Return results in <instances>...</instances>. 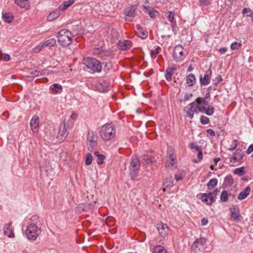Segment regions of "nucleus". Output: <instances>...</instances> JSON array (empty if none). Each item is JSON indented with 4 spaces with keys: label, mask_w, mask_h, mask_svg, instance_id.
I'll return each mask as SVG.
<instances>
[{
    "label": "nucleus",
    "mask_w": 253,
    "mask_h": 253,
    "mask_svg": "<svg viewBox=\"0 0 253 253\" xmlns=\"http://www.w3.org/2000/svg\"><path fill=\"white\" fill-rule=\"evenodd\" d=\"M201 85H206L210 83V80H200Z\"/></svg>",
    "instance_id": "nucleus-55"
},
{
    "label": "nucleus",
    "mask_w": 253,
    "mask_h": 253,
    "mask_svg": "<svg viewBox=\"0 0 253 253\" xmlns=\"http://www.w3.org/2000/svg\"><path fill=\"white\" fill-rule=\"evenodd\" d=\"M69 132L65 127V124H62L59 127V130L57 137L59 140L63 141L68 135Z\"/></svg>",
    "instance_id": "nucleus-13"
},
{
    "label": "nucleus",
    "mask_w": 253,
    "mask_h": 253,
    "mask_svg": "<svg viewBox=\"0 0 253 253\" xmlns=\"http://www.w3.org/2000/svg\"><path fill=\"white\" fill-rule=\"evenodd\" d=\"M1 59L4 61H9L10 59V56L7 54H1Z\"/></svg>",
    "instance_id": "nucleus-51"
},
{
    "label": "nucleus",
    "mask_w": 253,
    "mask_h": 253,
    "mask_svg": "<svg viewBox=\"0 0 253 253\" xmlns=\"http://www.w3.org/2000/svg\"><path fill=\"white\" fill-rule=\"evenodd\" d=\"M198 158L199 160L200 161L203 158V154L201 150H199V151L198 154Z\"/></svg>",
    "instance_id": "nucleus-62"
},
{
    "label": "nucleus",
    "mask_w": 253,
    "mask_h": 253,
    "mask_svg": "<svg viewBox=\"0 0 253 253\" xmlns=\"http://www.w3.org/2000/svg\"><path fill=\"white\" fill-rule=\"evenodd\" d=\"M95 85L93 87L95 90L105 92L110 89V84L105 80H94Z\"/></svg>",
    "instance_id": "nucleus-7"
},
{
    "label": "nucleus",
    "mask_w": 253,
    "mask_h": 253,
    "mask_svg": "<svg viewBox=\"0 0 253 253\" xmlns=\"http://www.w3.org/2000/svg\"><path fill=\"white\" fill-rule=\"evenodd\" d=\"M251 192V187L250 186H247L245 188V189L241 191L238 197V199L239 200H242L245 199L247 196L250 194Z\"/></svg>",
    "instance_id": "nucleus-23"
},
{
    "label": "nucleus",
    "mask_w": 253,
    "mask_h": 253,
    "mask_svg": "<svg viewBox=\"0 0 253 253\" xmlns=\"http://www.w3.org/2000/svg\"><path fill=\"white\" fill-rule=\"evenodd\" d=\"M143 10H145V11L149 14L150 17L152 18L156 17L159 14L158 11L149 6H144Z\"/></svg>",
    "instance_id": "nucleus-21"
},
{
    "label": "nucleus",
    "mask_w": 253,
    "mask_h": 253,
    "mask_svg": "<svg viewBox=\"0 0 253 253\" xmlns=\"http://www.w3.org/2000/svg\"><path fill=\"white\" fill-rule=\"evenodd\" d=\"M60 12L58 10L50 12L47 17V19L49 21H52L59 17Z\"/></svg>",
    "instance_id": "nucleus-26"
},
{
    "label": "nucleus",
    "mask_w": 253,
    "mask_h": 253,
    "mask_svg": "<svg viewBox=\"0 0 253 253\" xmlns=\"http://www.w3.org/2000/svg\"><path fill=\"white\" fill-rule=\"evenodd\" d=\"M43 47L42 44H40L38 46L35 47L33 49V51L35 53H39L42 49V48Z\"/></svg>",
    "instance_id": "nucleus-50"
},
{
    "label": "nucleus",
    "mask_w": 253,
    "mask_h": 253,
    "mask_svg": "<svg viewBox=\"0 0 253 253\" xmlns=\"http://www.w3.org/2000/svg\"><path fill=\"white\" fill-rule=\"evenodd\" d=\"M117 45L120 49L124 50L129 48L131 46L132 42L129 40L120 41L118 42Z\"/></svg>",
    "instance_id": "nucleus-20"
},
{
    "label": "nucleus",
    "mask_w": 253,
    "mask_h": 253,
    "mask_svg": "<svg viewBox=\"0 0 253 253\" xmlns=\"http://www.w3.org/2000/svg\"><path fill=\"white\" fill-rule=\"evenodd\" d=\"M3 232L5 236L9 238H13L14 234L13 232V228L11 226V223H6L3 227Z\"/></svg>",
    "instance_id": "nucleus-19"
},
{
    "label": "nucleus",
    "mask_w": 253,
    "mask_h": 253,
    "mask_svg": "<svg viewBox=\"0 0 253 253\" xmlns=\"http://www.w3.org/2000/svg\"><path fill=\"white\" fill-rule=\"evenodd\" d=\"M253 152V144L251 145L247 150V153L249 154Z\"/></svg>",
    "instance_id": "nucleus-56"
},
{
    "label": "nucleus",
    "mask_w": 253,
    "mask_h": 253,
    "mask_svg": "<svg viewBox=\"0 0 253 253\" xmlns=\"http://www.w3.org/2000/svg\"><path fill=\"white\" fill-rule=\"evenodd\" d=\"M136 33L138 34V36L139 37H140L141 39L146 38L148 36V32L147 31L144 30L138 25L136 26Z\"/></svg>",
    "instance_id": "nucleus-25"
},
{
    "label": "nucleus",
    "mask_w": 253,
    "mask_h": 253,
    "mask_svg": "<svg viewBox=\"0 0 253 253\" xmlns=\"http://www.w3.org/2000/svg\"><path fill=\"white\" fill-rule=\"evenodd\" d=\"M186 79H196L194 74H190L187 76Z\"/></svg>",
    "instance_id": "nucleus-61"
},
{
    "label": "nucleus",
    "mask_w": 253,
    "mask_h": 253,
    "mask_svg": "<svg viewBox=\"0 0 253 253\" xmlns=\"http://www.w3.org/2000/svg\"><path fill=\"white\" fill-rule=\"evenodd\" d=\"M195 102V105L197 107L196 109L197 113L199 112L204 113L205 108H206L207 107L204 106V105L202 104V102L199 101V99H197Z\"/></svg>",
    "instance_id": "nucleus-27"
},
{
    "label": "nucleus",
    "mask_w": 253,
    "mask_h": 253,
    "mask_svg": "<svg viewBox=\"0 0 253 253\" xmlns=\"http://www.w3.org/2000/svg\"><path fill=\"white\" fill-rule=\"evenodd\" d=\"M200 6L204 7L210 5L211 3V0H199Z\"/></svg>",
    "instance_id": "nucleus-40"
},
{
    "label": "nucleus",
    "mask_w": 253,
    "mask_h": 253,
    "mask_svg": "<svg viewBox=\"0 0 253 253\" xmlns=\"http://www.w3.org/2000/svg\"><path fill=\"white\" fill-rule=\"evenodd\" d=\"M234 182V180L231 175H228L224 178V184L226 186H231Z\"/></svg>",
    "instance_id": "nucleus-28"
},
{
    "label": "nucleus",
    "mask_w": 253,
    "mask_h": 253,
    "mask_svg": "<svg viewBox=\"0 0 253 253\" xmlns=\"http://www.w3.org/2000/svg\"><path fill=\"white\" fill-rule=\"evenodd\" d=\"M227 50V48L226 47H221L219 49V52L221 54H224Z\"/></svg>",
    "instance_id": "nucleus-57"
},
{
    "label": "nucleus",
    "mask_w": 253,
    "mask_h": 253,
    "mask_svg": "<svg viewBox=\"0 0 253 253\" xmlns=\"http://www.w3.org/2000/svg\"><path fill=\"white\" fill-rule=\"evenodd\" d=\"M245 156L244 153L241 149H237L231 158V161L233 163L241 162Z\"/></svg>",
    "instance_id": "nucleus-16"
},
{
    "label": "nucleus",
    "mask_w": 253,
    "mask_h": 253,
    "mask_svg": "<svg viewBox=\"0 0 253 253\" xmlns=\"http://www.w3.org/2000/svg\"><path fill=\"white\" fill-rule=\"evenodd\" d=\"M157 229L159 232V235L163 237L166 236L169 230L168 226L162 222L158 223L157 224Z\"/></svg>",
    "instance_id": "nucleus-14"
},
{
    "label": "nucleus",
    "mask_w": 253,
    "mask_h": 253,
    "mask_svg": "<svg viewBox=\"0 0 253 253\" xmlns=\"http://www.w3.org/2000/svg\"><path fill=\"white\" fill-rule=\"evenodd\" d=\"M208 220L207 219H206L205 218H203L202 219L201 223L203 225H206L208 224Z\"/></svg>",
    "instance_id": "nucleus-60"
},
{
    "label": "nucleus",
    "mask_w": 253,
    "mask_h": 253,
    "mask_svg": "<svg viewBox=\"0 0 253 253\" xmlns=\"http://www.w3.org/2000/svg\"><path fill=\"white\" fill-rule=\"evenodd\" d=\"M177 69V66L173 65L171 67H168L166 71L165 77L166 79H171V76Z\"/></svg>",
    "instance_id": "nucleus-22"
},
{
    "label": "nucleus",
    "mask_w": 253,
    "mask_h": 253,
    "mask_svg": "<svg viewBox=\"0 0 253 253\" xmlns=\"http://www.w3.org/2000/svg\"><path fill=\"white\" fill-rule=\"evenodd\" d=\"M196 107L195 102H193L184 108V111L186 113V116L189 119H192L193 118L194 113H198Z\"/></svg>",
    "instance_id": "nucleus-9"
},
{
    "label": "nucleus",
    "mask_w": 253,
    "mask_h": 253,
    "mask_svg": "<svg viewBox=\"0 0 253 253\" xmlns=\"http://www.w3.org/2000/svg\"><path fill=\"white\" fill-rule=\"evenodd\" d=\"M243 14H247V17H252L253 16V11L249 8H245L242 10Z\"/></svg>",
    "instance_id": "nucleus-39"
},
{
    "label": "nucleus",
    "mask_w": 253,
    "mask_h": 253,
    "mask_svg": "<svg viewBox=\"0 0 253 253\" xmlns=\"http://www.w3.org/2000/svg\"><path fill=\"white\" fill-rule=\"evenodd\" d=\"M56 42V40L52 38L47 40L44 43L42 44L43 46L51 47L55 44Z\"/></svg>",
    "instance_id": "nucleus-35"
},
{
    "label": "nucleus",
    "mask_w": 253,
    "mask_h": 253,
    "mask_svg": "<svg viewBox=\"0 0 253 253\" xmlns=\"http://www.w3.org/2000/svg\"><path fill=\"white\" fill-rule=\"evenodd\" d=\"M2 18L5 22L9 23L12 21L13 17L11 13H5V14H3Z\"/></svg>",
    "instance_id": "nucleus-31"
},
{
    "label": "nucleus",
    "mask_w": 253,
    "mask_h": 253,
    "mask_svg": "<svg viewBox=\"0 0 253 253\" xmlns=\"http://www.w3.org/2000/svg\"><path fill=\"white\" fill-rule=\"evenodd\" d=\"M32 222L27 227L26 235L29 240L35 241L38 237L41 234L42 230L39 218L37 216H34L32 217Z\"/></svg>",
    "instance_id": "nucleus-1"
},
{
    "label": "nucleus",
    "mask_w": 253,
    "mask_h": 253,
    "mask_svg": "<svg viewBox=\"0 0 253 253\" xmlns=\"http://www.w3.org/2000/svg\"><path fill=\"white\" fill-rule=\"evenodd\" d=\"M229 195L226 190H223L220 196V200L222 202H225L228 200Z\"/></svg>",
    "instance_id": "nucleus-36"
},
{
    "label": "nucleus",
    "mask_w": 253,
    "mask_h": 253,
    "mask_svg": "<svg viewBox=\"0 0 253 253\" xmlns=\"http://www.w3.org/2000/svg\"><path fill=\"white\" fill-rule=\"evenodd\" d=\"M68 7L67 6V5L63 3L62 4L60 5L59 6L58 9L60 11H63V10L66 9Z\"/></svg>",
    "instance_id": "nucleus-52"
},
{
    "label": "nucleus",
    "mask_w": 253,
    "mask_h": 253,
    "mask_svg": "<svg viewBox=\"0 0 253 253\" xmlns=\"http://www.w3.org/2000/svg\"><path fill=\"white\" fill-rule=\"evenodd\" d=\"M168 158H169V160L172 161H173L174 157H175L174 155L173 150L172 148H169L167 150Z\"/></svg>",
    "instance_id": "nucleus-41"
},
{
    "label": "nucleus",
    "mask_w": 253,
    "mask_h": 253,
    "mask_svg": "<svg viewBox=\"0 0 253 253\" xmlns=\"http://www.w3.org/2000/svg\"><path fill=\"white\" fill-rule=\"evenodd\" d=\"M83 63L91 70L92 73H100L101 71L102 64L95 58L88 57L84 58L83 60Z\"/></svg>",
    "instance_id": "nucleus-3"
},
{
    "label": "nucleus",
    "mask_w": 253,
    "mask_h": 253,
    "mask_svg": "<svg viewBox=\"0 0 253 253\" xmlns=\"http://www.w3.org/2000/svg\"><path fill=\"white\" fill-rule=\"evenodd\" d=\"M75 2L74 0H69L68 1H65L64 2V4H65L67 6L69 7L70 5H71L74 2Z\"/></svg>",
    "instance_id": "nucleus-54"
},
{
    "label": "nucleus",
    "mask_w": 253,
    "mask_h": 253,
    "mask_svg": "<svg viewBox=\"0 0 253 253\" xmlns=\"http://www.w3.org/2000/svg\"><path fill=\"white\" fill-rule=\"evenodd\" d=\"M211 71L210 69L208 70L204 74L203 78L201 77L200 79H209L211 78Z\"/></svg>",
    "instance_id": "nucleus-47"
},
{
    "label": "nucleus",
    "mask_w": 253,
    "mask_h": 253,
    "mask_svg": "<svg viewBox=\"0 0 253 253\" xmlns=\"http://www.w3.org/2000/svg\"><path fill=\"white\" fill-rule=\"evenodd\" d=\"M219 192V191L218 190V189H215L212 192H211L212 194V196L213 197V195L214 196H216L218 192Z\"/></svg>",
    "instance_id": "nucleus-64"
},
{
    "label": "nucleus",
    "mask_w": 253,
    "mask_h": 253,
    "mask_svg": "<svg viewBox=\"0 0 253 253\" xmlns=\"http://www.w3.org/2000/svg\"><path fill=\"white\" fill-rule=\"evenodd\" d=\"M200 122L203 125H207L210 123V119L205 116H202L200 118Z\"/></svg>",
    "instance_id": "nucleus-45"
},
{
    "label": "nucleus",
    "mask_w": 253,
    "mask_h": 253,
    "mask_svg": "<svg viewBox=\"0 0 253 253\" xmlns=\"http://www.w3.org/2000/svg\"><path fill=\"white\" fill-rule=\"evenodd\" d=\"M214 111V107L212 106L209 105L208 107L205 108L204 113L208 116H211L213 114Z\"/></svg>",
    "instance_id": "nucleus-37"
},
{
    "label": "nucleus",
    "mask_w": 253,
    "mask_h": 253,
    "mask_svg": "<svg viewBox=\"0 0 253 253\" xmlns=\"http://www.w3.org/2000/svg\"><path fill=\"white\" fill-rule=\"evenodd\" d=\"M97 140V136L94 134V132L92 130H89L88 131L87 141L88 143V150L91 151L93 149L94 146L96 144Z\"/></svg>",
    "instance_id": "nucleus-8"
},
{
    "label": "nucleus",
    "mask_w": 253,
    "mask_h": 253,
    "mask_svg": "<svg viewBox=\"0 0 253 253\" xmlns=\"http://www.w3.org/2000/svg\"><path fill=\"white\" fill-rule=\"evenodd\" d=\"M182 177L180 175H178V174L175 175V179L176 181L180 180L182 179Z\"/></svg>",
    "instance_id": "nucleus-63"
},
{
    "label": "nucleus",
    "mask_w": 253,
    "mask_h": 253,
    "mask_svg": "<svg viewBox=\"0 0 253 253\" xmlns=\"http://www.w3.org/2000/svg\"><path fill=\"white\" fill-rule=\"evenodd\" d=\"M199 195L201 196L200 199L201 201L207 205H211L215 201V198L211 193H200Z\"/></svg>",
    "instance_id": "nucleus-11"
},
{
    "label": "nucleus",
    "mask_w": 253,
    "mask_h": 253,
    "mask_svg": "<svg viewBox=\"0 0 253 253\" xmlns=\"http://www.w3.org/2000/svg\"><path fill=\"white\" fill-rule=\"evenodd\" d=\"M140 167L138 158L135 156L132 157L129 167V174L132 179H134L138 175Z\"/></svg>",
    "instance_id": "nucleus-5"
},
{
    "label": "nucleus",
    "mask_w": 253,
    "mask_h": 253,
    "mask_svg": "<svg viewBox=\"0 0 253 253\" xmlns=\"http://www.w3.org/2000/svg\"><path fill=\"white\" fill-rule=\"evenodd\" d=\"M187 83L190 86H192L195 83L196 80H187Z\"/></svg>",
    "instance_id": "nucleus-59"
},
{
    "label": "nucleus",
    "mask_w": 253,
    "mask_h": 253,
    "mask_svg": "<svg viewBox=\"0 0 253 253\" xmlns=\"http://www.w3.org/2000/svg\"><path fill=\"white\" fill-rule=\"evenodd\" d=\"M94 155L97 158V164L99 165L103 164V161L105 159V156L103 155L100 154L97 151L94 152Z\"/></svg>",
    "instance_id": "nucleus-33"
},
{
    "label": "nucleus",
    "mask_w": 253,
    "mask_h": 253,
    "mask_svg": "<svg viewBox=\"0 0 253 253\" xmlns=\"http://www.w3.org/2000/svg\"><path fill=\"white\" fill-rule=\"evenodd\" d=\"M206 240L205 238L197 239L191 246V250L195 253L200 251L202 247L206 244Z\"/></svg>",
    "instance_id": "nucleus-10"
},
{
    "label": "nucleus",
    "mask_w": 253,
    "mask_h": 253,
    "mask_svg": "<svg viewBox=\"0 0 253 253\" xmlns=\"http://www.w3.org/2000/svg\"><path fill=\"white\" fill-rule=\"evenodd\" d=\"M234 173L239 176H242L245 173V168L244 167L236 168L234 170Z\"/></svg>",
    "instance_id": "nucleus-38"
},
{
    "label": "nucleus",
    "mask_w": 253,
    "mask_h": 253,
    "mask_svg": "<svg viewBox=\"0 0 253 253\" xmlns=\"http://www.w3.org/2000/svg\"><path fill=\"white\" fill-rule=\"evenodd\" d=\"M206 132L211 136H215V133H214V131L211 129H207Z\"/></svg>",
    "instance_id": "nucleus-53"
},
{
    "label": "nucleus",
    "mask_w": 253,
    "mask_h": 253,
    "mask_svg": "<svg viewBox=\"0 0 253 253\" xmlns=\"http://www.w3.org/2000/svg\"><path fill=\"white\" fill-rule=\"evenodd\" d=\"M30 126L34 133H37L39 131V117L37 115H34L32 118L30 122Z\"/></svg>",
    "instance_id": "nucleus-15"
},
{
    "label": "nucleus",
    "mask_w": 253,
    "mask_h": 253,
    "mask_svg": "<svg viewBox=\"0 0 253 253\" xmlns=\"http://www.w3.org/2000/svg\"><path fill=\"white\" fill-rule=\"evenodd\" d=\"M238 141L237 140H234L233 144L231 145V147L228 149L229 151H233L236 149L238 146Z\"/></svg>",
    "instance_id": "nucleus-48"
},
{
    "label": "nucleus",
    "mask_w": 253,
    "mask_h": 253,
    "mask_svg": "<svg viewBox=\"0 0 253 253\" xmlns=\"http://www.w3.org/2000/svg\"><path fill=\"white\" fill-rule=\"evenodd\" d=\"M15 3L21 7H26L28 6V0H14Z\"/></svg>",
    "instance_id": "nucleus-32"
},
{
    "label": "nucleus",
    "mask_w": 253,
    "mask_h": 253,
    "mask_svg": "<svg viewBox=\"0 0 253 253\" xmlns=\"http://www.w3.org/2000/svg\"><path fill=\"white\" fill-rule=\"evenodd\" d=\"M167 17L169 19V21L171 23H175L174 21V16L173 13L169 11L167 13Z\"/></svg>",
    "instance_id": "nucleus-44"
},
{
    "label": "nucleus",
    "mask_w": 253,
    "mask_h": 253,
    "mask_svg": "<svg viewBox=\"0 0 253 253\" xmlns=\"http://www.w3.org/2000/svg\"><path fill=\"white\" fill-rule=\"evenodd\" d=\"M186 55V54L182 45L178 44L174 47L172 51V57L176 62L180 63L183 61Z\"/></svg>",
    "instance_id": "nucleus-6"
},
{
    "label": "nucleus",
    "mask_w": 253,
    "mask_h": 253,
    "mask_svg": "<svg viewBox=\"0 0 253 253\" xmlns=\"http://www.w3.org/2000/svg\"><path fill=\"white\" fill-rule=\"evenodd\" d=\"M217 184V179L216 178H212L207 183V185L209 189L213 188L216 186Z\"/></svg>",
    "instance_id": "nucleus-34"
},
{
    "label": "nucleus",
    "mask_w": 253,
    "mask_h": 253,
    "mask_svg": "<svg viewBox=\"0 0 253 253\" xmlns=\"http://www.w3.org/2000/svg\"><path fill=\"white\" fill-rule=\"evenodd\" d=\"M93 157L90 153H87L86 156L85 164L87 166L90 165L92 163Z\"/></svg>",
    "instance_id": "nucleus-43"
},
{
    "label": "nucleus",
    "mask_w": 253,
    "mask_h": 253,
    "mask_svg": "<svg viewBox=\"0 0 253 253\" xmlns=\"http://www.w3.org/2000/svg\"><path fill=\"white\" fill-rule=\"evenodd\" d=\"M241 46L240 42H234L231 44L230 48L232 50L238 49Z\"/></svg>",
    "instance_id": "nucleus-46"
},
{
    "label": "nucleus",
    "mask_w": 253,
    "mask_h": 253,
    "mask_svg": "<svg viewBox=\"0 0 253 253\" xmlns=\"http://www.w3.org/2000/svg\"><path fill=\"white\" fill-rule=\"evenodd\" d=\"M58 42L64 46L70 45L72 42V33L67 29L60 30L57 34Z\"/></svg>",
    "instance_id": "nucleus-4"
},
{
    "label": "nucleus",
    "mask_w": 253,
    "mask_h": 253,
    "mask_svg": "<svg viewBox=\"0 0 253 253\" xmlns=\"http://www.w3.org/2000/svg\"><path fill=\"white\" fill-rule=\"evenodd\" d=\"M199 99V102H202V104H203V105H207L208 104V102L205 99Z\"/></svg>",
    "instance_id": "nucleus-58"
},
{
    "label": "nucleus",
    "mask_w": 253,
    "mask_h": 253,
    "mask_svg": "<svg viewBox=\"0 0 253 253\" xmlns=\"http://www.w3.org/2000/svg\"><path fill=\"white\" fill-rule=\"evenodd\" d=\"M136 6L130 5L126 7L125 13L126 16L129 18H134L136 16Z\"/></svg>",
    "instance_id": "nucleus-18"
},
{
    "label": "nucleus",
    "mask_w": 253,
    "mask_h": 253,
    "mask_svg": "<svg viewBox=\"0 0 253 253\" xmlns=\"http://www.w3.org/2000/svg\"><path fill=\"white\" fill-rule=\"evenodd\" d=\"M230 216L234 220H239L241 217L238 207L233 206L230 208Z\"/></svg>",
    "instance_id": "nucleus-17"
},
{
    "label": "nucleus",
    "mask_w": 253,
    "mask_h": 253,
    "mask_svg": "<svg viewBox=\"0 0 253 253\" xmlns=\"http://www.w3.org/2000/svg\"><path fill=\"white\" fill-rule=\"evenodd\" d=\"M199 195L201 196L200 199L201 201L207 205H211L215 201V198L211 193H200Z\"/></svg>",
    "instance_id": "nucleus-12"
},
{
    "label": "nucleus",
    "mask_w": 253,
    "mask_h": 253,
    "mask_svg": "<svg viewBox=\"0 0 253 253\" xmlns=\"http://www.w3.org/2000/svg\"><path fill=\"white\" fill-rule=\"evenodd\" d=\"M50 89L51 90V93L58 94L62 91L63 88L61 85L55 83L50 86Z\"/></svg>",
    "instance_id": "nucleus-24"
},
{
    "label": "nucleus",
    "mask_w": 253,
    "mask_h": 253,
    "mask_svg": "<svg viewBox=\"0 0 253 253\" xmlns=\"http://www.w3.org/2000/svg\"><path fill=\"white\" fill-rule=\"evenodd\" d=\"M192 97V94L189 93H186L184 96L183 99H179L180 102L187 101Z\"/></svg>",
    "instance_id": "nucleus-49"
},
{
    "label": "nucleus",
    "mask_w": 253,
    "mask_h": 253,
    "mask_svg": "<svg viewBox=\"0 0 253 253\" xmlns=\"http://www.w3.org/2000/svg\"><path fill=\"white\" fill-rule=\"evenodd\" d=\"M161 49V47L159 46H158L155 49V50H151L150 51L151 57L153 58H155L157 55L159 53V51Z\"/></svg>",
    "instance_id": "nucleus-42"
},
{
    "label": "nucleus",
    "mask_w": 253,
    "mask_h": 253,
    "mask_svg": "<svg viewBox=\"0 0 253 253\" xmlns=\"http://www.w3.org/2000/svg\"><path fill=\"white\" fill-rule=\"evenodd\" d=\"M100 133L103 140H109L115 135V127L112 123L105 124L101 126Z\"/></svg>",
    "instance_id": "nucleus-2"
},
{
    "label": "nucleus",
    "mask_w": 253,
    "mask_h": 253,
    "mask_svg": "<svg viewBox=\"0 0 253 253\" xmlns=\"http://www.w3.org/2000/svg\"><path fill=\"white\" fill-rule=\"evenodd\" d=\"M153 253H167V251L163 246L157 245L154 248Z\"/></svg>",
    "instance_id": "nucleus-29"
},
{
    "label": "nucleus",
    "mask_w": 253,
    "mask_h": 253,
    "mask_svg": "<svg viewBox=\"0 0 253 253\" xmlns=\"http://www.w3.org/2000/svg\"><path fill=\"white\" fill-rule=\"evenodd\" d=\"M166 164V166L167 167H169V168L176 167V160L175 157H174L173 161H172L171 160H169V158L168 157Z\"/></svg>",
    "instance_id": "nucleus-30"
}]
</instances>
